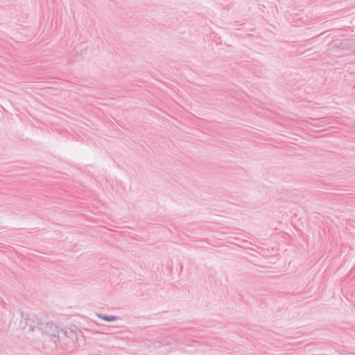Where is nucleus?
<instances>
[{
	"instance_id": "nucleus-1",
	"label": "nucleus",
	"mask_w": 355,
	"mask_h": 355,
	"mask_svg": "<svg viewBox=\"0 0 355 355\" xmlns=\"http://www.w3.org/2000/svg\"><path fill=\"white\" fill-rule=\"evenodd\" d=\"M105 319L107 320H114V318H105Z\"/></svg>"
}]
</instances>
